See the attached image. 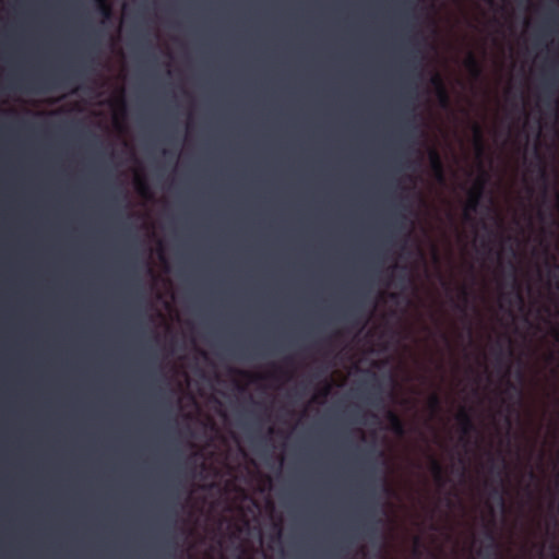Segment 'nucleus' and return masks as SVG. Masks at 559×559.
<instances>
[{
    "label": "nucleus",
    "mask_w": 559,
    "mask_h": 559,
    "mask_svg": "<svg viewBox=\"0 0 559 559\" xmlns=\"http://www.w3.org/2000/svg\"><path fill=\"white\" fill-rule=\"evenodd\" d=\"M164 154L165 155H170L171 157L176 156V154H173L170 151H164Z\"/></svg>",
    "instance_id": "34"
},
{
    "label": "nucleus",
    "mask_w": 559,
    "mask_h": 559,
    "mask_svg": "<svg viewBox=\"0 0 559 559\" xmlns=\"http://www.w3.org/2000/svg\"><path fill=\"white\" fill-rule=\"evenodd\" d=\"M510 295H512L515 298V300L519 305H521V306L524 305L523 295L521 293L520 286L514 276H513V288H512V292L510 293Z\"/></svg>",
    "instance_id": "20"
},
{
    "label": "nucleus",
    "mask_w": 559,
    "mask_h": 559,
    "mask_svg": "<svg viewBox=\"0 0 559 559\" xmlns=\"http://www.w3.org/2000/svg\"><path fill=\"white\" fill-rule=\"evenodd\" d=\"M428 407L435 414L438 413L441 408V397L437 393H432L428 397Z\"/></svg>",
    "instance_id": "18"
},
{
    "label": "nucleus",
    "mask_w": 559,
    "mask_h": 559,
    "mask_svg": "<svg viewBox=\"0 0 559 559\" xmlns=\"http://www.w3.org/2000/svg\"><path fill=\"white\" fill-rule=\"evenodd\" d=\"M430 81L436 88V94L440 106L443 108H448L450 105V95L442 78L440 76V74L436 73Z\"/></svg>",
    "instance_id": "5"
},
{
    "label": "nucleus",
    "mask_w": 559,
    "mask_h": 559,
    "mask_svg": "<svg viewBox=\"0 0 559 559\" xmlns=\"http://www.w3.org/2000/svg\"><path fill=\"white\" fill-rule=\"evenodd\" d=\"M507 392L508 393H513L515 399H516V401H519V402H521L523 400L522 388L520 385L514 384L511 381H508V383H507Z\"/></svg>",
    "instance_id": "19"
},
{
    "label": "nucleus",
    "mask_w": 559,
    "mask_h": 559,
    "mask_svg": "<svg viewBox=\"0 0 559 559\" xmlns=\"http://www.w3.org/2000/svg\"><path fill=\"white\" fill-rule=\"evenodd\" d=\"M456 420L463 437H467L476 430L473 417L467 409L461 408L456 414Z\"/></svg>",
    "instance_id": "4"
},
{
    "label": "nucleus",
    "mask_w": 559,
    "mask_h": 559,
    "mask_svg": "<svg viewBox=\"0 0 559 559\" xmlns=\"http://www.w3.org/2000/svg\"><path fill=\"white\" fill-rule=\"evenodd\" d=\"M531 477L534 478L535 474L533 472L530 473Z\"/></svg>",
    "instance_id": "39"
},
{
    "label": "nucleus",
    "mask_w": 559,
    "mask_h": 559,
    "mask_svg": "<svg viewBox=\"0 0 559 559\" xmlns=\"http://www.w3.org/2000/svg\"><path fill=\"white\" fill-rule=\"evenodd\" d=\"M551 335H554L557 340H559V328H552Z\"/></svg>",
    "instance_id": "29"
},
{
    "label": "nucleus",
    "mask_w": 559,
    "mask_h": 559,
    "mask_svg": "<svg viewBox=\"0 0 559 559\" xmlns=\"http://www.w3.org/2000/svg\"><path fill=\"white\" fill-rule=\"evenodd\" d=\"M429 162L432 173L439 182L444 181V166L442 158L438 151L431 150L429 152Z\"/></svg>",
    "instance_id": "6"
},
{
    "label": "nucleus",
    "mask_w": 559,
    "mask_h": 559,
    "mask_svg": "<svg viewBox=\"0 0 559 559\" xmlns=\"http://www.w3.org/2000/svg\"><path fill=\"white\" fill-rule=\"evenodd\" d=\"M473 135H474V146L477 155L480 157L485 153V141H484V131L479 123L475 122L473 124Z\"/></svg>",
    "instance_id": "11"
},
{
    "label": "nucleus",
    "mask_w": 559,
    "mask_h": 559,
    "mask_svg": "<svg viewBox=\"0 0 559 559\" xmlns=\"http://www.w3.org/2000/svg\"><path fill=\"white\" fill-rule=\"evenodd\" d=\"M377 454H378V456H383L384 455L382 451L377 452Z\"/></svg>",
    "instance_id": "36"
},
{
    "label": "nucleus",
    "mask_w": 559,
    "mask_h": 559,
    "mask_svg": "<svg viewBox=\"0 0 559 559\" xmlns=\"http://www.w3.org/2000/svg\"><path fill=\"white\" fill-rule=\"evenodd\" d=\"M481 247H483L484 249H488V248H489V243H488V241L483 240V241H481Z\"/></svg>",
    "instance_id": "32"
},
{
    "label": "nucleus",
    "mask_w": 559,
    "mask_h": 559,
    "mask_svg": "<svg viewBox=\"0 0 559 559\" xmlns=\"http://www.w3.org/2000/svg\"><path fill=\"white\" fill-rule=\"evenodd\" d=\"M497 360L499 364H502L503 361V353H502V347L499 345V350H498V355H497Z\"/></svg>",
    "instance_id": "28"
},
{
    "label": "nucleus",
    "mask_w": 559,
    "mask_h": 559,
    "mask_svg": "<svg viewBox=\"0 0 559 559\" xmlns=\"http://www.w3.org/2000/svg\"><path fill=\"white\" fill-rule=\"evenodd\" d=\"M93 62V58H90V56L84 57V63Z\"/></svg>",
    "instance_id": "33"
},
{
    "label": "nucleus",
    "mask_w": 559,
    "mask_h": 559,
    "mask_svg": "<svg viewBox=\"0 0 559 559\" xmlns=\"http://www.w3.org/2000/svg\"><path fill=\"white\" fill-rule=\"evenodd\" d=\"M97 37H98V32L97 31H94L90 35V39H91L92 46H95L96 44H98Z\"/></svg>",
    "instance_id": "25"
},
{
    "label": "nucleus",
    "mask_w": 559,
    "mask_h": 559,
    "mask_svg": "<svg viewBox=\"0 0 559 559\" xmlns=\"http://www.w3.org/2000/svg\"><path fill=\"white\" fill-rule=\"evenodd\" d=\"M406 217L404 214H396L395 219L393 222V226L395 229H403L405 227Z\"/></svg>",
    "instance_id": "22"
},
{
    "label": "nucleus",
    "mask_w": 559,
    "mask_h": 559,
    "mask_svg": "<svg viewBox=\"0 0 559 559\" xmlns=\"http://www.w3.org/2000/svg\"><path fill=\"white\" fill-rule=\"evenodd\" d=\"M413 552L416 557H420L421 555V551H420V540L418 537H416L415 539V547L413 549Z\"/></svg>",
    "instance_id": "24"
},
{
    "label": "nucleus",
    "mask_w": 559,
    "mask_h": 559,
    "mask_svg": "<svg viewBox=\"0 0 559 559\" xmlns=\"http://www.w3.org/2000/svg\"><path fill=\"white\" fill-rule=\"evenodd\" d=\"M487 182V177L485 174H483L475 182L473 188L468 192V200L466 204V210L464 212V218L466 221H471V212H475L478 209V205L480 203L485 186Z\"/></svg>",
    "instance_id": "2"
},
{
    "label": "nucleus",
    "mask_w": 559,
    "mask_h": 559,
    "mask_svg": "<svg viewBox=\"0 0 559 559\" xmlns=\"http://www.w3.org/2000/svg\"><path fill=\"white\" fill-rule=\"evenodd\" d=\"M554 277L558 280L556 287L559 290V264L554 265Z\"/></svg>",
    "instance_id": "26"
},
{
    "label": "nucleus",
    "mask_w": 559,
    "mask_h": 559,
    "mask_svg": "<svg viewBox=\"0 0 559 559\" xmlns=\"http://www.w3.org/2000/svg\"><path fill=\"white\" fill-rule=\"evenodd\" d=\"M552 95H554V91H550V93H549V98H551V97H552Z\"/></svg>",
    "instance_id": "37"
},
{
    "label": "nucleus",
    "mask_w": 559,
    "mask_h": 559,
    "mask_svg": "<svg viewBox=\"0 0 559 559\" xmlns=\"http://www.w3.org/2000/svg\"><path fill=\"white\" fill-rule=\"evenodd\" d=\"M417 87H418V85H417L416 81L409 82L408 88L404 95L406 99L412 100V106H408V104H405V107H404V112L409 114V117L405 118V120H404V141L405 142L414 134V132L417 129L416 126L414 124V120H415L414 100H416V98H417Z\"/></svg>",
    "instance_id": "1"
},
{
    "label": "nucleus",
    "mask_w": 559,
    "mask_h": 559,
    "mask_svg": "<svg viewBox=\"0 0 559 559\" xmlns=\"http://www.w3.org/2000/svg\"><path fill=\"white\" fill-rule=\"evenodd\" d=\"M464 473H465V467H462V473L461 474L464 475Z\"/></svg>",
    "instance_id": "40"
},
{
    "label": "nucleus",
    "mask_w": 559,
    "mask_h": 559,
    "mask_svg": "<svg viewBox=\"0 0 559 559\" xmlns=\"http://www.w3.org/2000/svg\"><path fill=\"white\" fill-rule=\"evenodd\" d=\"M330 389H331L330 384H326V385L324 386V389L322 390L321 394H322L323 396H326V395L330 393Z\"/></svg>",
    "instance_id": "30"
},
{
    "label": "nucleus",
    "mask_w": 559,
    "mask_h": 559,
    "mask_svg": "<svg viewBox=\"0 0 559 559\" xmlns=\"http://www.w3.org/2000/svg\"><path fill=\"white\" fill-rule=\"evenodd\" d=\"M135 188L139 194H141L144 198L151 197V190L150 187L144 178L136 177L135 178Z\"/></svg>",
    "instance_id": "14"
},
{
    "label": "nucleus",
    "mask_w": 559,
    "mask_h": 559,
    "mask_svg": "<svg viewBox=\"0 0 559 559\" xmlns=\"http://www.w3.org/2000/svg\"><path fill=\"white\" fill-rule=\"evenodd\" d=\"M516 376H518V379L520 382H522L524 380V373L522 370H519Z\"/></svg>",
    "instance_id": "31"
},
{
    "label": "nucleus",
    "mask_w": 559,
    "mask_h": 559,
    "mask_svg": "<svg viewBox=\"0 0 559 559\" xmlns=\"http://www.w3.org/2000/svg\"><path fill=\"white\" fill-rule=\"evenodd\" d=\"M353 317H354V311H352V312H349V313H348V318H350V319H352Z\"/></svg>",
    "instance_id": "35"
},
{
    "label": "nucleus",
    "mask_w": 559,
    "mask_h": 559,
    "mask_svg": "<svg viewBox=\"0 0 559 559\" xmlns=\"http://www.w3.org/2000/svg\"><path fill=\"white\" fill-rule=\"evenodd\" d=\"M503 495H504V490H503V487H493L491 489V496L492 498L497 499L499 504L501 507H504V498H503Z\"/></svg>",
    "instance_id": "21"
},
{
    "label": "nucleus",
    "mask_w": 559,
    "mask_h": 559,
    "mask_svg": "<svg viewBox=\"0 0 559 559\" xmlns=\"http://www.w3.org/2000/svg\"><path fill=\"white\" fill-rule=\"evenodd\" d=\"M386 419L389 421V428L394 435L399 437H403L405 435V424L396 413L388 411Z\"/></svg>",
    "instance_id": "7"
},
{
    "label": "nucleus",
    "mask_w": 559,
    "mask_h": 559,
    "mask_svg": "<svg viewBox=\"0 0 559 559\" xmlns=\"http://www.w3.org/2000/svg\"><path fill=\"white\" fill-rule=\"evenodd\" d=\"M367 513L370 522L364 525V530L368 535H373L378 532V525L382 522L381 518H377L378 510L376 507L369 506L367 508Z\"/></svg>",
    "instance_id": "9"
},
{
    "label": "nucleus",
    "mask_w": 559,
    "mask_h": 559,
    "mask_svg": "<svg viewBox=\"0 0 559 559\" xmlns=\"http://www.w3.org/2000/svg\"><path fill=\"white\" fill-rule=\"evenodd\" d=\"M97 7V11L103 17V23L110 20L112 16V9L108 0H94Z\"/></svg>",
    "instance_id": "13"
},
{
    "label": "nucleus",
    "mask_w": 559,
    "mask_h": 559,
    "mask_svg": "<svg viewBox=\"0 0 559 559\" xmlns=\"http://www.w3.org/2000/svg\"><path fill=\"white\" fill-rule=\"evenodd\" d=\"M559 33V0H551L542 25V36L548 38Z\"/></svg>",
    "instance_id": "3"
},
{
    "label": "nucleus",
    "mask_w": 559,
    "mask_h": 559,
    "mask_svg": "<svg viewBox=\"0 0 559 559\" xmlns=\"http://www.w3.org/2000/svg\"><path fill=\"white\" fill-rule=\"evenodd\" d=\"M554 68V80H559V58L552 62Z\"/></svg>",
    "instance_id": "23"
},
{
    "label": "nucleus",
    "mask_w": 559,
    "mask_h": 559,
    "mask_svg": "<svg viewBox=\"0 0 559 559\" xmlns=\"http://www.w3.org/2000/svg\"><path fill=\"white\" fill-rule=\"evenodd\" d=\"M501 474H502V468H500L499 472H498L499 476H501Z\"/></svg>",
    "instance_id": "38"
},
{
    "label": "nucleus",
    "mask_w": 559,
    "mask_h": 559,
    "mask_svg": "<svg viewBox=\"0 0 559 559\" xmlns=\"http://www.w3.org/2000/svg\"><path fill=\"white\" fill-rule=\"evenodd\" d=\"M430 471L433 475L436 483L439 486H443L447 481L445 472L440 461L437 460L435 456H430Z\"/></svg>",
    "instance_id": "10"
},
{
    "label": "nucleus",
    "mask_w": 559,
    "mask_h": 559,
    "mask_svg": "<svg viewBox=\"0 0 559 559\" xmlns=\"http://www.w3.org/2000/svg\"><path fill=\"white\" fill-rule=\"evenodd\" d=\"M464 67L474 79L480 78L483 73V68L480 66V62L473 52H468V55L466 56L464 60Z\"/></svg>",
    "instance_id": "8"
},
{
    "label": "nucleus",
    "mask_w": 559,
    "mask_h": 559,
    "mask_svg": "<svg viewBox=\"0 0 559 559\" xmlns=\"http://www.w3.org/2000/svg\"><path fill=\"white\" fill-rule=\"evenodd\" d=\"M554 559H559V557L557 555L554 554L552 556Z\"/></svg>",
    "instance_id": "41"
},
{
    "label": "nucleus",
    "mask_w": 559,
    "mask_h": 559,
    "mask_svg": "<svg viewBox=\"0 0 559 559\" xmlns=\"http://www.w3.org/2000/svg\"><path fill=\"white\" fill-rule=\"evenodd\" d=\"M420 60L421 57H419L418 50H413L411 53V58L407 60V67L409 68V72L416 80L421 78V70L419 69Z\"/></svg>",
    "instance_id": "12"
},
{
    "label": "nucleus",
    "mask_w": 559,
    "mask_h": 559,
    "mask_svg": "<svg viewBox=\"0 0 559 559\" xmlns=\"http://www.w3.org/2000/svg\"><path fill=\"white\" fill-rule=\"evenodd\" d=\"M485 537L486 539L488 540V544L486 546L487 550L489 552H493L498 549L499 545L497 543V539H496V536H495V533L492 530L488 528L486 532H485Z\"/></svg>",
    "instance_id": "16"
},
{
    "label": "nucleus",
    "mask_w": 559,
    "mask_h": 559,
    "mask_svg": "<svg viewBox=\"0 0 559 559\" xmlns=\"http://www.w3.org/2000/svg\"><path fill=\"white\" fill-rule=\"evenodd\" d=\"M382 489L386 495H390L392 492L391 487L386 484L384 479L382 480Z\"/></svg>",
    "instance_id": "27"
},
{
    "label": "nucleus",
    "mask_w": 559,
    "mask_h": 559,
    "mask_svg": "<svg viewBox=\"0 0 559 559\" xmlns=\"http://www.w3.org/2000/svg\"><path fill=\"white\" fill-rule=\"evenodd\" d=\"M536 155L539 159V179L543 181L544 183V191H543V194L544 197H546V193H547V183H548V175H547V171H546V167H545V164H544V160L543 158L540 157V155L536 152Z\"/></svg>",
    "instance_id": "15"
},
{
    "label": "nucleus",
    "mask_w": 559,
    "mask_h": 559,
    "mask_svg": "<svg viewBox=\"0 0 559 559\" xmlns=\"http://www.w3.org/2000/svg\"><path fill=\"white\" fill-rule=\"evenodd\" d=\"M459 295H460V298L461 300L463 301V305H459V304H455V307L461 310L462 312H465V309H466V306H467V302H468V298H469V290L466 286H461L460 287V290H459Z\"/></svg>",
    "instance_id": "17"
}]
</instances>
